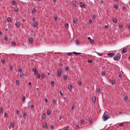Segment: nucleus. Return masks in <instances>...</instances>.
I'll return each instance as SVG.
<instances>
[{"instance_id": "f257e3e1", "label": "nucleus", "mask_w": 130, "mask_h": 130, "mask_svg": "<svg viewBox=\"0 0 130 130\" xmlns=\"http://www.w3.org/2000/svg\"><path fill=\"white\" fill-rule=\"evenodd\" d=\"M121 55L120 53H118L117 54L116 56L113 58L116 61H119L120 59Z\"/></svg>"}, {"instance_id": "f03ea898", "label": "nucleus", "mask_w": 130, "mask_h": 130, "mask_svg": "<svg viewBox=\"0 0 130 130\" xmlns=\"http://www.w3.org/2000/svg\"><path fill=\"white\" fill-rule=\"evenodd\" d=\"M103 117L104 121L107 120L110 118V117L108 115L106 114L105 112L104 113V115H103Z\"/></svg>"}, {"instance_id": "7ed1b4c3", "label": "nucleus", "mask_w": 130, "mask_h": 130, "mask_svg": "<svg viewBox=\"0 0 130 130\" xmlns=\"http://www.w3.org/2000/svg\"><path fill=\"white\" fill-rule=\"evenodd\" d=\"M62 73V71L61 69H58L57 71V76L59 77H60L61 76V74Z\"/></svg>"}, {"instance_id": "20e7f679", "label": "nucleus", "mask_w": 130, "mask_h": 130, "mask_svg": "<svg viewBox=\"0 0 130 130\" xmlns=\"http://www.w3.org/2000/svg\"><path fill=\"white\" fill-rule=\"evenodd\" d=\"M32 71L34 73V74L36 75L38 74V72L37 70L36 69L34 68L32 69Z\"/></svg>"}, {"instance_id": "39448f33", "label": "nucleus", "mask_w": 130, "mask_h": 130, "mask_svg": "<svg viewBox=\"0 0 130 130\" xmlns=\"http://www.w3.org/2000/svg\"><path fill=\"white\" fill-rule=\"evenodd\" d=\"M115 55V53H108L107 55L109 56L110 57H112L113 56H114Z\"/></svg>"}, {"instance_id": "423d86ee", "label": "nucleus", "mask_w": 130, "mask_h": 130, "mask_svg": "<svg viewBox=\"0 0 130 130\" xmlns=\"http://www.w3.org/2000/svg\"><path fill=\"white\" fill-rule=\"evenodd\" d=\"M20 23L19 22H16L15 24L16 27H19L20 26Z\"/></svg>"}, {"instance_id": "0eeeda50", "label": "nucleus", "mask_w": 130, "mask_h": 130, "mask_svg": "<svg viewBox=\"0 0 130 130\" xmlns=\"http://www.w3.org/2000/svg\"><path fill=\"white\" fill-rule=\"evenodd\" d=\"M46 116V115L44 113H43L41 115V117H42V119H44L45 117Z\"/></svg>"}, {"instance_id": "6e6552de", "label": "nucleus", "mask_w": 130, "mask_h": 130, "mask_svg": "<svg viewBox=\"0 0 130 130\" xmlns=\"http://www.w3.org/2000/svg\"><path fill=\"white\" fill-rule=\"evenodd\" d=\"M16 43L15 42L13 41L11 43V46H15L16 45Z\"/></svg>"}, {"instance_id": "1a4fd4ad", "label": "nucleus", "mask_w": 130, "mask_h": 130, "mask_svg": "<svg viewBox=\"0 0 130 130\" xmlns=\"http://www.w3.org/2000/svg\"><path fill=\"white\" fill-rule=\"evenodd\" d=\"M69 89L70 90L72 89L73 88L72 86V85H68Z\"/></svg>"}, {"instance_id": "9d476101", "label": "nucleus", "mask_w": 130, "mask_h": 130, "mask_svg": "<svg viewBox=\"0 0 130 130\" xmlns=\"http://www.w3.org/2000/svg\"><path fill=\"white\" fill-rule=\"evenodd\" d=\"M113 23H116L117 22V19L115 18H113Z\"/></svg>"}, {"instance_id": "9b49d317", "label": "nucleus", "mask_w": 130, "mask_h": 130, "mask_svg": "<svg viewBox=\"0 0 130 130\" xmlns=\"http://www.w3.org/2000/svg\"><path fill=\"white\" fill-rule=\"evenodd\" d=\"M95 52V53H97L100 56H101L104 54V53H100L97 52Z\"/></svg>"}, {"instance_id": "f8f14e48", "label": "nucleus", "mask_w": 130, "mask_h": 130, "mask_svg": "<svg viewBox=\"0 0 130 130\" xmlns=\"http://www.w3.org/2000/svg\"><path fill=\"white\" fill-rule=\"evenodd\" d=\"M43 126L44 127L46 128L47 126V124L46 123H43Z\"/></svg>"}, {"instance_id": "ddd939ff", "label": "nucleus", "mask_w": 130, "mask_h": 130, "mask_svg": "<svg viewBox=\"0 0 130 130\" xmlns=\"http://www.w3.org/2000/svg\"><path fill=\"white\" fill-rule=\"evenodd\" d=\"M80 3L81 4H83V5H80V6H81V7H82L83 8H85L86 7L85 5L84 4L82 3V2H81Z\"/></svg>"}, {"instance_id": "4468645a", "label": "nucleus", "mask_w": 130, "mask_h": 130, "mask_svg": "<svg viewBox=\"0 0 130 130\" xmlns=\"http://www.w3.org/2000/svg\"><path fill=\"white\" fill-rule=\"evenodd\" d=\"M127 51V49L126 48H124L122 51V52L123 53H124L126 52Z\"/></svg>"}, {"instance_id": "2eb2a0df", "label": "nucleus", "mask_w": 130, "mask_h": 130, "mask_svg": "<svg viewBox=\"0 0 130 130\" xmlns=\"http://www.w3.org/2000/svg\"><path fill=\"white\" fill-rule=\"evenodd\" d=\"M33 25L34 27H36L38 25V24L37 22H35L33 23Z\"/></svg>"}, {"instance_id": "dca6fc26", "label": "nucleus", "mask_w": 130, "mask_h": 130, "mask_svg": "<svg viewBox=\"0 0 130 130\" xmlns=\"http://www.w3.org/2000/svg\"><path fill=\"white\" fill-rule=\"evenodd\" d=\"M77 20L75 18H74L73 19V21L74 23L75 24H76L77 23Z\"/></svg>"}, {"instance_id": "f3484780", "label": "nucleus", "mask_w": 130, "mask_h": 130, "mask_svg": "<svg viewBox=\"0 0 130 130\" xmlns=\"http://www.w3.org/2000/svg\"><path fill=\"white\" fill-rule=\"evenodd\" d=\"M29 41L30 42V43H32L33 42V39H32L31 38H29Z\"/></svg>"}, {"instance_id": "a211bd4d", "label": "nucleus", "mask_w": 130, "mask_h": 130, "mask_svg": "<svg viewBox=\"0 0 130 130\" xmlns=\"http://www.w3.org/2000/svg\"><path fill=\"white\" fill-rule=\"evenodd\" d=\"M92 100L93 102H95L96 101V98L95 96L93 97L92 98Z\"/></svg>"}, {"instance_id": "6ab92c4d", "label": "nucleus", "mask_w": 130, "mask_h": 130, "mask_svg": "<svg viewBox=\"0 0 130 130\" xmlns=\"http://www.w3.org/2000/svg\"><path fill=\"white\" fill-rule=\"evenodd\" d=\"M10 125H11L12 127H13L14 126V123L13 122H11L10 123Z\"/></svg>"}, {"instance_id": "aec40b11", "label": "nucleus", "mask_w": 130, "mask_h": 130, "mask_svg": "<svg viewBox=\"0 0 130 130\" xmlns=\"http://www.w3.org/2000/svg\"><path fill=\"white\" fill-rule=\"evenodd\" d=\"M77 2L76 1H73V4L74 6H77V5L76 4Z\"/></svg>"}, {"instance_id": "412c9836", "label": "nucleus", "mask_w": 130, "mask_h": 130, "mask_svg": "<svg viewBox=\"0 0 130 130\" xmlns=\"http://www.w3.org/2000/svg\"><path fill=\"white\" fill-rule=\"evenodd\" d=\"M90 43L91 44H92L93 43H94V41L93 40H92L91 39V40L90 41Z\"/></svg>"}, {"instance_id": "4be33fe9", "label": "nucleus", "mask_w": 130, "mask_h": 130, "mask_svg": "<svg viewBox=\"0 0 130 130\" xmlns=\"http://www.w3.org/2000/svg\"><path fill=\"white\" fill-rule=\"evenodd\" d=\"M73 53L74 54H82L81 53H78L75 52H73Z\"/></svg>"}, {"instance_id": "5701e85b", "label": "nucleus", "mask_w": 130, "mask_h": 130, "mask_svg": "<svg viewBox=\"0 0 130 130\" xmlns=\"http://www.w3.org/2000/svg\"><path fill=\"white\" fill-rule=\"evenodd\" d=\"M114 7L116 9H118V6L117 4L114 5Z\"/></svg>"}, {"instance_id": "b1692460", "label": "nucleus", "mask_w": 130, "mask_h": 130, "mask_svg": "<svg viewBox=\"0 0 130 130\" xmlns=\"http://www.w3.org/2000/svg\"><path fill=\"white\" fill-rule=\"evenodd\" d=\"M20 77L21 78H23V73H21L20 74Z\"/></svg>"}, {"instance_id": "393cba45", "label": "nucleus", "mask_w": 130, "mask_h": 130, "mask_svg": "<svg viewBox=\"0 0 130 130\" xmlns=\"http://www.w3.org/2000/svg\"><path fill=\"white\" fill-rule=\"evenodd\" d=\"M67 76L66 75H64V80H66L67 79Z\"/></svg>"}, {"instance_id": "a878e982", "label": "nucleus", "mask_w": 130, "mask_h": 130, "mask_svg": "<svg viewBox=\"0 0 130 130\" xmlns=\"http://www.w3.org/2000/svg\"><path fill=\"white\" fill-rule=\"evenodd\" d=\"M0 113H3V108L1 107H0Z\"/></svg>"}, {"instance_id": "bb28decb", "label": "nucleus", "mask_w": 130, "mask_h": 130, "mask_svg": "<svg viewBox=\"0 0 130 130\" xmlns=\"http://www.w3.org/2000/svg\"><path fill=\"white\" fill-rule=\"evenodd\" d=\"M45 75L44 73H42L41 75V77L42 78H43L45 77Z\"/></svg>"}, {"instance_id": "cd10ccee", "label": "nucleus", "mask_w": 130, "mask_h": 130, "mask_svg": "<svg viewBox=\"0 0 130 130\" xmlns=\"http://www.w3.org/2000/svg\"><path fill=\"white\" fill-rule=\"evenodd\" d=\"M47 113L48 115H49L51 114V111L50 110H49L47 111Z\"/></svg>"}, {"instance_id": "c85d7f7f", "label": "nucleus", "mask_w": 130, "mask_h": 130, "mask_svg": "<svg viewBox=\"0 0 130 130\" xmlns=\"http://www.w3.org/2000/svg\"><path fill=\"white\" fill-rule=\"evenodd\" d=\"M12 4L14 5H16L17 3L15 2V1H12Z\"/></svg>"}, {"instance_id": "c756f323", "label": "nucleus", "mask_w": 130, "mask_h": 130, "mask_svg": "<svg viewBox=\"0 0 130 130\" xmlns=\"http://www.w3.org/2000/svg\"><path fill=\"white\" fill-rule=\"evenodd\" d=\"M1 62L2 63L4 64L5 63V60L4 59H1Z\"/></svg>"}, {"instance_id": "7c9ffc66", "label": "nucleus", "mask_w": 130, "mask_h": 130, "mask_svg": "<svg viewBox=\"0 0 130 130\" xmlns=\"http://www.w3.org/2000/svg\"><path fill=\"white\" fill-rule=\"evenodd\" d=\"M55 84V82L54 81H52L51 82V85L53 86H54Z\"/></svg>"}, {"instance_id": "2f4dec72", "label": "nucleus", "mask_w": 130, "mask_h": 130, "mask_svg": "<svg viewBox=\"0 0 130 130\" xmlns=\"http://www.w3.org/2000/svg\"><path fill=\"white\" fill-rule=\"evenodd\" d=\"M16 84L17 85H19V80H16Z\"/></svg>"}, {"instance_id": "473e14b6", "label": "nucleus", "mask_w": 130, "mask_h": 130, "mask_svg": "<svg viewBox=\"0 0 130 130\" xmlns=\"http://www.w3.org/2000/svg\"><path fill=\"white\" fill-rule=\"evenodd\" d=\"M76 41L77 44H79V40L76 39Z\"/></svg>"}, {"instance_id": "72a5a7b5", "label": "nucleus", "mask_w": 130, "mask_h": 130, "mask_svg": "<svg viewBox=\"0 0 130 130\" xmlns=\"http://www.w3.org/2000/svg\"><path fill=\"white\" fill-rule=\"evenodd\" d=\"M69 70V67H67L65 68V71H68Z\"/></svg>"}, {"instance_id": "f704fd0d", "label": "nucleus", "mask_w": 130, "mask_h": 130, "mask_svg": "<svg viewBox=\"0 0 130 130\" xmlns=\"http://www.w3.org/2000/svg\"><path fill=\"white\" fill-rule=\"evenodd\" d=\"M88 22H89V24H91L92 22V20H89Z\"/></svg>"}, {"instance_id": "c9c22d12", "label": "nucleus", "mask_w": 130, "mask_h": 130, "mask_svg": "<svg viewBox=\"0 0 130 130\" xmlns=\"http://www.w3.org/2000/svg\"><path fill=\"white\" fill-rule=\"evenodd\" d=\"M4 116L5 117H6L7 118L8 117V115L6 112H5V113Z\"/></svg>"}, {"instance_id": "e433bc0d", "label": "nucleus", "mask_w": 130, "mask_h": 130, "mask_svg": "<svg viewBox=\"0 0 130 130\" xmlns=\"http://www.w3.org/2000/svg\"><path fill=\"white\" fill-rule=\"evenodd\" d=\"M97 92L98 93H99L100 92V90L99 89H96Z\"/></svg>"}, {"instance_id": "4c0bfd02", "label": "nucleus", "mask_w": 130, "mask_h": 130, "mask_svg": "<svg viewBox=\"0 0 130 130\" xmlns=\"http://www.w3.org/2000/svg\"><path fill=\"white\" fill-rule=\"evenodd\" d=\"M128 99V97L127 96H126L124 98V100L126 101Z\"/></svg>"}, {"instance_id": "58836bf2", "label": "nucleus", "mask_w": 130, "mask_h": 130, "mask_svg": "<svg viewBox=\"0 0 130 130\" xmlns=\"http://www.w3.org/2000/svg\"><path fill=\"white\" fill-rule=\"evenodd\" d=\"M37 74V78H39L40 77V74Z\"/></svg>"}, {"instance_id": "ea45409f", "label": "nucleus", "mask_w": 130, "mask_h": 130, "mask_svg": "<svg viewBox=\"0 0 130 130\" xmlns=\"http://www.w3.org/2000/svg\"><path fill=\"white\" fill-rule=\"evenodd\" d=\"M22 70L21 69V68H19L18 70L19 72V73H21L22 72Z\"/></svg>"}, {"instance_id": "a19ab883", "label": "nucleus", "mask_w": 130, "mask_h": 130, "mask_svg": "<svg viewBox=\"0 0 130 130\" xmlns=\"http://www.w3.org/2000/svg\"><path fill=\"white\" fill-rule=\"evenodd\" d=\"M88 62L89 63H91L92 62V61L91 60H88Z\"/></svg>"}, {"instance_id": "79ce46f5", "label": "nucleus", "mask_w": 130, "mask_h": 130, "mask_svg": "<svg viewBox=\"0 0 130 130\" xmlns=\"http://www.w3.org/2000/svg\"><path fill=\"white\" fill-rule=\"evenodd\" d=\"M14 11L15 12L18 11L19 10L18 8H14Z\"/></svg>"}, {"instance_id": "37998d69", "label": "nucleus", "mask_w": 130, "mask_h": 130, "mask_svg": "<svg viewBox=\"0 0 130 130\" xmlns=\"http://www.w3.org/2000/svg\"><path fill=\"white\" fill-rule=\"evenodd\" d=\"M105 73L104 72H102V75L103 76H105Z\"/></svg>"}, {"instance_id": "c03bdc74", "label": "nucleus", "mask_w": 130, "mask_h": 130, "mask_svg": "<svg viewBox=\"0 0 130 130\" xmlns=\"http://www.w3.org/2000/svg\"><path fill=\"white\" fill-rule=\"evenodd\" d=\"M108 27V26L107 25H106L105 26V29H107Z\"/></svg>"}, {"instance_id": "a18cd8bd", "label": "nucleus", "mask_w": 130, "mask_h": 130, "mask_svg": "<svg viewBox=\"0 0 130 130\" xmlns=\"http://www.w3.org/2000/svg\"><path fill=\"white\" fill-rule=\"evenodd\" d=\"M115 81L114 80H113L112 82V84L113 85H114L115 84Z\"/></svg>"}, {"instance_id": "49530a36", "label": "nucleus", "mask_w": 130, "mask_h": 130, "mask_svg": "<svg viewBox=\"0 0 130 130\" xmlns=\"http://www.w3.org/2000/svg\"><path fill=\"white\" fill-rule=\"evenodd\" d=\"M124 125V124L122 123H120L119 124V126H122Z\"/></svg>"}, {"instance_id": "de8ad7c7", "label": "nucleus", "mask_w": 130, "mask_h": 130, "mask_svg": "<svg viewBox=\"0 0 130 130\" xmlns=\"http://www.w3.org/2000/svg\"><path fill=\"white\" fill-rule=\"evenodd\" d=\"M51 128L52 130L54 129V128L53 125H51Z\"/></svg>"}, {"instance_id": "09e8293b", "label": "nucleus", "mask_w": 130, "mask_h": 130, "mask_svg": "<svg viewBox=\"0 0 130 130\" xmlns=\"http://www.w3.org/2000/svg\"><path fill=\"white\" fill-rule=\"evenodd\" d=\"M92 17H93V18L94 19H95V18H96V17H95V15H94V14H93L92 15Z\"/></svg>"}, {"instance_id": "8fccbe9b", "label": "nucleus", "mask_w": 130, "mask_h": 130, "mask_svg": "<svg viewBox=\"0 0 130 130\" xmlns=\"http://www.w3.org/2000/svg\"><path fill=\"white\" fill-rule=\"evenodd\" d=\"M65 27L66 28H67L69 26V24L68 23H67V24L65 25Z\"/></svg>"}, {"instance_id": "3c124183", "label": "nucleus", "mask_w": 130, "mask_h": 130, "mask_svg": "<svg viewBox=\"0 0 130 130\" xmlns=\"http://www.w3.org/2000/svg\"><path fill=\"white\" fill-rule=\"evenodd\" d=\"M7 20L9 22H10L11 21V19L10 18H8L7 19Z\"/></svg>"}, {"instance_id": "603ef678", "label": "nucleus", "mask_w": 130, "mask_h": 130, "mask_svg": "<svg viewBox=\"0 0 130 130\" xmlns=\"http://www.w3.org/2000/svg\"><path fill=\"white\" fill-rule=\"evenodd\" d=\"M27 115L26 113L25 112H24L23 114V116L24 117H25Z\"/></svg>"}, {"instance_id": "864d4df0", "label": "nucleus", "mask_w": 130, "mask_h": 130, "mask_svg": "<svg viewBox=\"0 0 130 130\" xmlns=\"http://www.w3.org/2000/svg\"><path fill=\"white\" fill-rule=\"evenodd\" d=\"M78 84L79 85H80V86L82 84V82L80 81H79L78 82Z\"/></svg>"}, {"instance_id": "5fc2aeb1", "label": "nucleus", "mask_w": 130, "mask_h": 130, "mask_svg": "<svg viewBox=\"0 0 130 130\" xmlns=\"http://www.w3.org/2000/svg\"><path fill=\"white\" fill-rule=\"evenodd\" d=\"M69 128L68 126H66L65 128V130H68V129Z\"/></svg>"}, {"instance_id": "6e6d98bb", "label": "nucleus", "mask_w": 130, "mask_h": 130, "mask_svg": "<svg viewBox=\"0 0 130 130\" xmlns=\"http://www.w3.org/2000/svg\"><path fill=\"white\" fill-rule=\"evenodd\" d=\"M36 12V10L34 9H33L32 11V12L33 13H35Z\"/></svg>"}, {"instance_id": "4d7b16f0", "label": "nucleus", "mask_w": 130, "mask_h": 130, "mask_svg": "<svg viewBox=\"0 0 130 130\" xmlns=\"http://www.w3.org/2000/svg\"><path fill=\"white\" fill-rule=\"evenodd\" d=\"M123 27V25H122V24H120L119 25V27L120 28H121L122 27Z\"/></svg>"}, {"instance_id": "13d9d810", "label": "nucleus", "mask_w": 130, "mask_h": 130, "mask_svg": "<svg viewBox=\"0 0 130 130\" xmlns=\"http://www.w3.org/2000/svg\"><path fill=\"white\" fill-rule=\"evenodd\" d=\"M89 121H90V122H91L92 121V118H90L89 119Z\"/></svg>"}, {"instance_id": "bf43d9fd", "label": "nucleus", "mask_w": 130, "mask_h": 130, "mask_svg": "<svg viewBox=\"0 0 130 130\" xmlns=\"http://www.w3.org/2000/svg\"><path fill=\"white\" fill-rule=\"evenodd\" d=\"M25 97L24 96L22 100L23 101H24L25 100Z\"/></svg>"}, {"instance_id": "052dcab7", "label": "nucleus", "mask_w": 130, "mask_h": 130, "mask_svg": "<svg viewBox=\"0 0 130 130\" xmlns=\"http://www.w3.org/2000/svg\"><path fill=\"white\" fill-rule=\"evenodd\" d=\"M60 93L61 95L62 96H63V94L61 91H60Z\"/></svg>"}, {"instance_id": "680f3d73", "label": "nucleus", "mask_w": 130, "mask_h": 130, "mask_svg": "<svg viewBox=\"0 0 130 130\" xmlns=\"http://www.w3.org/2000/svg\"><path fill=\"white\" fill-rule=\"evenodd\" d=\"M8 39V38L7 37H5L4 38V40L5 41H6Z\"/></svg>"}, {"instance_id": "e2e57ef3", "label": "nucleus", "mask_w": 130, "mask_h": 130, "mask_svg": "<svg viewBox=\"0 0 130 130\" xmlns=\"http://www.w3.org/2000/svg\"><path fill=\"white\" fill-rule=\"evenodd\" d=\"M53 103L54 104H56V101L55 100H53Z\"/></svg>"}, {"instance_id": "0e129e2a", "label": "nucleus", "mask_w": 130, "mask_h": 130, "mask_svg": "<svg viewBox=\"0 0 130 130\" xmlns=\"http://www.w3.org/2000/svg\"><path fill=\"white\" fill-rule=\"evenodd\" d=\"M81 123L83 124L84 122V120L83 119L81 120Z\"/></svg>"}, {"instance_id": "69168bd1", "label": "nucleus", "mask_w": 130, "mask_h": 130, "mask_svg": "<svg viewBox=\"0 0 130 130\" xmlns=\"http://www.w3.org/2000/svg\"><path fill=\"white\" fill-rule=\"evenodd\" d=\"M127 26L129 28H130V24H127Z\"/></svg>"}, {"instance_id": "338daca9", "label": "nucleus", "mask_w": 130, "mask_h": 130, "mask_svg": "<svg viewBox=\"0 0 130 130\" xmlns=\"http://www.w3.org/2000/svg\"><path fill=\"white\" fill-rule=\"evenodd\" d=\"M34 107V106L33 105H31V108L32 109V108H33Z\"/></svg>"}, {"instance_id": "774afa93", "label": "nucleus", "mask_w": 130, "mask_h": 130, "mask_svg": "<svg viewBox=\"0 0 130 130\" xmlns=\"http://www.w3.org/2000/svg\"><path fill=\"white\" fill-rule=\"evenodd\" d=\"M19 111L18 110H17V111H16V113H17V114H19Z\"/></svg>"}]
</instances>
